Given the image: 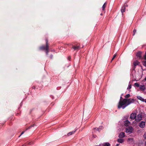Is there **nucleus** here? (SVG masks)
I'll use <instances>...</instances> for the list:
<instances>
[{
    "label": "nucleus",
    "mask_w": 146,
    "mask_h": 146,
    "mask_svg": "<svg viewBox=\"0 0 146 146\" xmlns=\"http://www.w3.org/2000/svg\"><path fill=\"white\" fill-rule=\"evenodd\" d=\"M137 98L139 99L140 100H141V99L142 98L140 96H139V97H137Z\"/></svg>",
    "instance_id": "28"
},
{
    "label": "nucleus",
    "mask_w": 146,
    "mask_h": 146,
    "mask_svg": "<svg viewBox=\"0 0 146 146\" xmlns=\"http://www.w3.org/2000/svg\"><path fill=\"white\" fill-rule=\"evenodd\" d=\"M125 137V133L124 132H121L120 133L119 137V138H122Z\"/></svg>",
    "instance_id": "9"
},
{
    "label": "nucleus",
    "mask_w": 146,
    "mask_h": 146,
    "mask_svg": "<svg viewBox=\"0 0 146 146\" xmlns=\"http://www.w3.org/2000/svg\"><path fill=\"white\" fill-rule=\"evenodd\" d=\"M139 88L141 90H144L145 89V87L144 85H140L139 86Z\"/></svg>",
    "instance_id": "10"
},
{
    "label": "nucleus",
    "mask_w": 146,
    "mask_h": 146,
    "mask_svg": "<svg viewBox=\"0 0 146 146\" xmlns=\"http://www.w3.org/2000/svg\"><path fill=\"white\" fill-rule=\"evenodd\" d=\"M136 114L135 113H132L130 116V118L132 119H134L136 118Z\"/></svg>",
    "instance_id": "4"
},
{
    "label": "nucleus",
    "mask_w": 146,
    "mask_h": 146,
    "mask_svg": "<svg viewBox=\"0 0 146 146\" xmlns=\"http://www.w3.org/2000/svg\"><path fill=\"white\" fill-rule=\"evenodd\" d=\"M106 3H105L103 5V6L102 7V10H104V9H105V8L106 7Z\"/></svg>",
    "instance_id": "20"
},
{
    "label": "nucleus",
    "mask_w": 146,
    "mask_h": 146,
    "mask_svg": "<svg viewBox=\"0 0 146 146\" xmlns=\"http://www.w3.org/2000/svg\"><path fill=\"white\" fill-rule=\"evenodd\" d=\"M130 97V95L129 94H127V95H126L125 96V98H129V97Z\"/></svg>",
    "instance_id": "25"
},
{
    "label": "nucleus",
    "mask_w": 146,
    "mask_h": 146,
    "mask_svg": "<svg viewBox=\"0 0 146 146\" xmlns=\"http://www.w3.org/2000/svg\"><path fill=\"white\" fill-rule=\"evenodd\" d=\"M127 141L128 142L130 143H134V140L132 138H128L127 139Z\"/></svg>",
    "instance_id": "8"
},
{
    "label": "nucleus",
    "mask_w": 146,
    "mask_h": 146,
    "mask_svg": "<svg viewBox=\"0 0 146 146\" xmlns=\"http://www.w3.org/2000/svg\"><path fill=\"white\" fill-rule=\"evenodd\" d=\"M72 48L75 50H78L79 49L80 47L79 46H74Z\"/></svg>",
    "instance_id": "11"
},
{
    "label": "nucleus",
    "mask_w": 146,
    "mask_h": 146,
    "mask_svg": "<svg viewBox=\"0 0 146 146\" xmlns=\"http://www.w3.org/2000/svg\"><path fill=\"white\" fill-rule=\"evenodd\" d=\"M130 124V122L128 120H126L124 122V125L126 126H128Z\"/></svg>",
    "instance_id": "7"
},
{
    "label": "nucleus",
    "mask_w": 146,
    "mask_h": 146,
    "mask_svg": "<svg viewBox=\"0 0 146 146\" xmlns=\"http://www.w3.org/2000/svg\"><path fill=\"white\" fill-rule=\"evenodd\" d=\"M144 102H145V103H146V99H145V100Z\"/></svg>",
    "instance_id": "32"
},
{
    "label": "nucleus",
    "mask_w": 146,
    "mask_h": 146,
    "mask_svg": "<svg viewBox=\"0 0 146 146\" xmlns=\"http://www.w3.org/2000/svg\"><path fill=\"white\" fill-rule=\"evenodd\" d=\"M133 129L132 127H130L126 129V132L130 134L133 132Z\"/></svg>",
    "instance_id": "2"
},
{
    "label": "nucleus",
    "mask_w": 146,
    "mask_h": 146,
    "mask_svg": "<svg viewBox=\"0 0 146 146\" xmlns=\"http://www.w3.org/2000/svg\"><path fill=\"white\" fill-rule=\"evenodd\" d=\"M25 132L24 131H23L22 132L21 134V135H22V134H23Z\"/></svg>",
    "instance_id": "29"
},
{
    "label": "nucleus",
    "mask_w": 146,
    "mask_h": 146,
    "mask_svg": "<svg viewBox=\"0 0 146 146\" xmlns=\"http://www.w3.org/2000/svg\"><path fill=\"white\" fill-rule=\"evenodd\" d=\"M116 55H116V54H114V55L113 56V58H112V60H111V61H112V60H113L115 58V57L116 56Z\"/></svg>",
    "instance_id": "24"
},
{
    "label": "nucleus",
    "mask_w": 146,
    "mask_h": 146,
    "mask_svg": "<svg viewBox=\"0 0 146 146\" xmlns=\"http://www.w3.org/2000/svg\"><path fill=\"white\" fill-rule=\"evenodd\" d=\"M102 126H100L99 127L97 128L96 127L94 128V130H96L97 131H100V130L102 129Z\"/></svg>",
    "instance_id": "12"
},
{
    "label": "nucleus",
    "mask_w": 146,
    "mask_h": 146,
    "mask_svg": "<svg viewBox=\"0 0 146 146\" xmlns=\"http://www.w3.org/2000/svg\"><path fill=\"white\" fill-rule=\"evenodd\" d=\"M75 131H72L71 132H70L68 134V136H69V135H72V134H74L75 133Z\"/></svg>",
    "instance_id": "18"
},
{
    "label": "nucleus",
    "mask_w": 146,
    "mask_h": 146,
    "mask_svg": "<svg viewBox=\"0 0 146 146\" xmlns=\"http://www.w3.org/2000/svg\"><path fill=\"white\" fill-rule=\"evenodd\" d=\"M143 58L145 60H146V51L145 52V54L143 56Z\"/></svg>",
    "instance_id": "27"
},
{
    "label": "nucleus",
    "mask_w": 146,
    "mask_h": 146,
    "mask_svg": "<svg viewBox=\"0 0 146 146\" xmlns=\"http://www.w3.org/2000/svg\"><path fill=\"white\" fill-rule=\"evenodd\" d=\"M122 99L123 98L121 96L118 106V108L119 109L122 108L123 109H124L129 105L133 103L135 101L133 99H127L125 98L123 100Z\"/></svg>",
    "instance_id": "1"
},
{
    "label": "nucleus",
    "mask_w": 146,
    "mask_h": 146,
    "mask_svg": "<svg viewBox=\"0 0 146 146\" xmlns=\"http://www.w3.org/2000/svg\"><path fill=\"white\" fill-rule=\"evenodd\" d=\"M145 122L144 121H141L139 123V126L141 128L145 127Z\"/></svg>",
    "instance_id": "5"
},
{
    "label": "nucleus",
    "mask_w": 146,
    "mask_h": 146,
    "mask_svg": "<svg viewBox=\"0 0 146 146\" xmlns=\"http://www.w3.org/2000/svg\"><path fill=\"white\" fill-rule=\"evenodd\" d=\"M139 63V62L137 60H136L134 62H133V65L135 66H136L137 65H138Z\"/></svg>",
    "instance_id": "15"
},
{
    "label": "nucleus",
    "mask_w": 146,
    "mask_h": 146,
    "mask_svg": "<svg viewBox=\"0 0 146 146\" xmlns=\"http://www.w3.org/2000/svg\"><path fill=\"white\" fill-rule=\"evenodd\" d=\"M134 85L137 87H139V84L137 83H135L134 84Z\"/></svg>",
    "instance_id": "23"
},
{
    "label": "nucleus",
    "mask_w": 146,
    "mask_h": 146,
    "mask_svg": "<svg viewBox=\"0 0 146 146\" xmlns=\"http://www.w3.org/2000/svg\"><path fill=\"white\" fill-rule=\"evenodd\" d=\"M136 32V29H134L133 31V36H134L135 35V33Z\"/></svg>",
    "instance_id": "26"
},
{
    "label": "nucleus",
    "mask_w": 146,
    "mask_h": 146,
    "mask_svg": "<svg viewBox=\"0 0 146 146\" xmlns=\"http://www.w3.org/2000/svg\"><path fill=\"white\" fill-rule=\"evenodd\" d=\"M127 6H127V5H125L124 7H127Z\"/></svg>",
    "instance_id": "31"
},
{
    "label": "nucleus",
    "mask_w": 146,
    "mask_h": 146,
    "mask_svg": "<svg viewBox=\"0 0 146 146\" xmlns=\"http://www.w3.org/2000/svg\"><path fill=\"white\" fill-rule=\"evenodd\" d=\"M136 56L139 58L141 57V52L140 51L138 52L136 54Z\"/></svg>",
    "instance_id": "14"
},
{
    "label": "nucleus",
    "mask_w": 146,
    "mask_h": 146,
    "mask_svg": "<svg viewBox=\"0 0 146 146\" xmlns=\"http://www.w3.org/2000/svg\"><path fill=\"white\" fill-rule=\"evenodd\" d=\"M124 141V139L121 138H119L117 140V141L120 143H122Z\"/></svg>",
    "instance_id": "13"
},
{
    "label": "nucleus",
    "mask_w": 146,
    "mask_h": 146,
    "mask_svg": "<svg viewBox=\"0 0 146 146\" xmlns=\"http://www.w3.org/2000/svg\"><path fill=\"white\" fill-rule=\"evenodd\" d=\"M102 145V146H110V143H103Z\"/></svg>",
    "instance_id": "16"
},
{
    "label": "nucleus",
    "mask_w": 146,
    "mask_h": 146,
    "mask_svg": "<svg viewBox=\"0 0 146 146\" xmlns=\"http://www.w3.org/2000/svg\"><path fill=\"white\" fill-rule=\"evenodd\" d=\"M34 126V125H32V126H30L29 127V128L31 127H33Z\"/></svg>",
    "instance_id": "30"
},
{
    "label": "nucleus",
    "mask_w": 146,
    "mask_h": 146,
    "mask_svg": "<svg viewBox=\"0 0 146 146\" xmlns=\"http://www.w3.org/2000/svg\"><path fill=\"white\" fill-rule=\"evenodd\" d=\"M125 7H122L121 9V12L122 13H123L125 11Z\"/></svg>",
    "instance_id": "19"
},
{
    "label": "nucleus",
    "mask_w": 146,
    "mask_h": 146,
    "mask_svg": "<svg viewBox=\"0 0 146 146\" xmlns=\"http://www.w3.org/2000/svg\"><path fill=\"white\" fill-rule=\"evenodd\" d=\"M46 46H42L40 48V50H46Z\"/></svg>",
    "instance_id": "17"
},
{
    "label": "nucleus",
    "mask_w": 146,
    "mask_h": 146,
    "mask_svg": "<svg viewBox=\"0 0 146 146\" xmlns=\"http://www.w3.org/2000/svg\"><path fill=\"white\" fill-rule=\"evenodd\" d=\"M131 84H130V83H129V84L128 85V86L127 88V89H131Z\"/></svg>",
    "instance_id": "21"
},
{
    "label": "nucleus",
    "mask_w": 146,
    "mask_h": 146,
    "mask_svg": "<svg viewBox=\"0 0 146 146\" xmlns=\"http://www.w3.org/2000/svg\"><path fill=\"white\" fill-rule=\"evenodd\" d=\"M143 64L144 66H146V60L143 61Z\"/></svg>",
    "instance_id": "22"
},
{
    "label": "nucleus",
    "mask_w": 146,
    "mask_h": 146,
    "mask_svg": "<svg viewBox=\"0 0 146 146\" xmlns=\"http://www.w3.org/2000/svg\"><path fill=\"white\" fill-rule=\"evenodd\" d=\"M142 119V115L141 114H138L136 117L135 120L137 121H141Z\"/></svg>",
    "instance_id": "3"
},
{
    "label": "nucleus",
    "mask_w": 146,
    "mask_h": 146,
    "mask_svg": "<svg viewBox=\"0 0 146 146\" xmlns=\"http://www.w3.org/2000/svg\"><path fill=\"white\" fill-rule=\"evenodd\" d=\"M21 135L19 136V137H20Z\"/></svg>",
    "instance_id": "34"
},
{
    "label": "nucleus",
    "mask_w": 146,
    "mask_h": 146,
    "mask_svg": "<svg viewBox=\"0 0 146 146\" xmlns=\"http://www.w3.org/2000/svg\"><path fill=\"white\" fill-rule=\"evenodd\" d=\"M118 145H119V144H116V146H118Z\"/></svg>",
    "instance_id": "33"
},
{
    "label": "nucleus",
    "mask_w": 146,
    "mask_h": 146,
    "mask_svg": "<svg viewBox=\"0 0 146 146\" xmlns=\"http://www.w3.org/2000/svg\"><path fill=\"white\" fill-rule=\"evenodd\" d=\"M49 46L48 44V41L47 40H46V55H48V52Z\"/></svg>",
    "instance_id": "6"
}]
</instances>
